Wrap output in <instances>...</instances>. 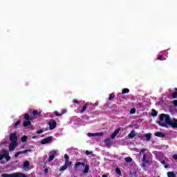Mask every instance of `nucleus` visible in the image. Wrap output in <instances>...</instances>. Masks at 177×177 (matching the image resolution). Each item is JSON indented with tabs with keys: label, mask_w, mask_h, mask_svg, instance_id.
<instances>
[{
	"label": "nucleus",
	"mask_w": 177,
	"mask_h": 177,
	"mask_svg": "<svg viewBox=\"0 0 177 177\" xmlns=\"http://www.w3.org/2000/svg\"><path fill=\"white\" fill-rule=\"evenodd\" d=\"M30 167V162L28 160H26L24 162V168H28Z\"/></svg>",
	"instance_id": "obj_19"
},
{
	"label": "nucleus",
	"mask_w": 177,
	"mask_h": 177,
	"mask_svg": "<svg viewBox=\"0 0 177 177\" xmlns=\"http://www.w3.org/2000/svg\"><path fill=\"white\" fill-rule=\"evenodd\" d=\"M42 133H44V130H42V129H40V130H37V134Z\"/></svg>",
	"instance_id": "obj_39"
},
{
	"label": "nucleus",
	"mask_w": 177,
	"mask_h": 177,
	"mask_svg": "<svg viewBox=\"0 0 177 177\" xmlns=\"http://www.w3.org/2000/svg\"><path fill=\"white\" fill-rule=\"evenodd\" d=\"M174 91H176L177 92V88H174Z\"/></svg>",
	"instance_id": "obj_51"
},
{
	"label": "nucleus",
	"mask_w": 177,
	"mask_h": 177,
	"mask_svg": "<svg viewBox=\"0 0 177 177\" xmlns=\"http://www.w3.org/2000/svg\"><path fill=\"white\" fill-rule=\"evenodd\" d=\"M64 158H65V161H70V156H68V155L65 154Z\"/></svg>",
	"instance_id": "obj_31"
},
{
	"label": "nucleus",
	"mask_w": 177,
	"mask_h": 177,
	"mask_svg": "<svg viewBox=\"0 0 177 177\" xmlns=\"http://www.w3.org/2000/svg\"><path fill=\"white\" fill-rule=\"evenodd\" d=\"M10 142H17V135L15 133H11L10 134Z\"/></svg>",
	"instance_id": "obj_5"
},
{
	"label": "nucleus",
	"mask_w": 177,
	"mask_h": 177,
	"mask_svg": "<svg viewBox=\"0 0 177 177\" xmlns=\"http://www.w3.org/2000/svg\"><path fill=\"white\" fill-rule=\"evenodd\" d=\"M44 136H45L44 135H42V136H41V138H44Z\"/></svg>",
	"instance_id": "obj_53"
},
{
	"label": "nucleus",
	"mask_w": 177,
	"mask_h": 177,
	"mask_svg": "<svg viewBox=\"0 0 177 177\" xmlns=\"http://www.w3.org/2000/svg\"><path fill=\"white\" fill-rule=\"evenodd\" d=\"M126 162H132V158L131 157H127L124 158Z\"/></svg>",
	"instance_id": "obj_26"
},
{
	"label": "nucleus",
	"mask_w": 177,
	"mask_h": 177,
	"mask_svg": "<svg viewBox=\"0 0 177 177\" xmlns=\"http://www.w3.org/2000/svg\"><path fill=\"white\" fill-rule=\"evenodd\" d=\"M86 156H91V154H93V152L89 151L88 150L86 151Z\"/></svg>",
	"instance_id": "obj_35"
},
{
	"label": "nucleus",
	"mask_w": 177,
	"mask_h": 177,
	"mask_svg": "<svg viewBox=\"0 0 177 177\" xmlns=\"http://www.w3.org/2000/svg\"><path fill=\"white\" fill-rule=\"evenodd\" d=\"M2 177H27L26 174L23 173H15L12 174H3L1 175Z\"/></svg>",
	"instance_id": "obj_3"
},
{
	"label": "nucleus",
	"mask_w": 177,
	"mask_h": 177,
	"mask_svg": "<svg viewBox=\"0 0 177 177\" xmlns=\"http://www.w3.org/2000/svg\"><path fill=\"white\" fill-rule=\"evenodd\" d=\"M159 120H160L158 122V124L160 125V127H163V128H168L169 125V127H171V128H177L176 118L171 120V117L168 114H160Z\"/></svg>",
	"instance_id": "obj_1"
},
{
	"label": "nucleus",
	"mask_w": 177,
	"mask_h": 177,
	"mask_svg": "<svg viewBox=\"0 0 177 177\" xmlns=\"http://www.w3.org/2000/svg\"><path fill=\"white\" fill-rule=\"evenodd\" d=\"M161 164H162V165H165V160H162V161H161Z\"/></svg>",
	"instance_id": "obj_47"
},
{
	"label": "nucleus",
	"mask_w": 177,
	"mask_h": 177,
	"mask_svg": "<svg viewBox=\"0 0 177 177\" xmlns=\"http://www.w3.org/2000/svg\"><path fill=\"white\" fill-rule=\"evenodd\" d=\"M142 167L145 168L146 167V163L143 162L142 163Z\"/></svg>",
	"instance_id": "obj_48"
},
{
	"label": "nucleus",
	"mask_w": 177,
	"mask_h": 177,
	"mask_svg": "<svg viewBox=\"0 0 177 177\" xmlns=\"http://www.w3.org/2000/svg\"><path fill=\"white\" fill-rule=\"evenodd\" d=\"M173 104L175 107H177V100H175L174 102H173Z\"/></svg>",
	"instance_id": "obj_38"
},
{
	"label": "nucleus",
	"mask_w": 177,
	"mask_h": 177,
	"mask_svg": "<svg viewBox=\"0 0 177 177\" xmlns=\"http://www.w3.org/2000/svg\"><path fill=\"white\" fill-rule=\"evenodd\" d=\"M135 113H136V109L135 108L131 109L130 111V113L135 114Z\"/></svg>",
	"instance_id": "obj_33"
},
{
	"label": "nucleus",
	"mask_w": 177,
	"mask_h": 177,
	"mask_svg": "<svg viewBox=\"0 0 177 177\" xmlns=\"http://www.w3.org/2000/svg\"><path fill=\"white\" fill-rule=\"evenodd\" d=\"M4 158H6V161H10V156L8 155H6V156H4Z\"/></svg>",
	"instance_id": "obj_32"
},
{
	"label": "nucleus",
	"mask_w": 177,
	"mask_h": 177,
	"mask_svg": "<svg viewBox=\"0 0 177 177\" xmlns=\"http://www.w3.org/2000/svg\"><path fill=\"white\" fill-rule=\"evenodd\" d=\"M21 140L23 143H26V142H27V136H24L23 137H21Z\"/></svg>",
	"instance_id": "obj_23"
},
{
	"label": "nucleus",
	"mask_w": 177,
	"mask_h": 177,
	"mask_svg": "<svg viewBox=\"0 0 177 177\" xmlns=\"http://www.w3.org/2000/svg\"><path fill=\"white\" fill-rule=\"evenodd\" d=\"M24 120H25L26 121H32V120H34V118H31V117L30 116V114H28V113H25V114H24Z\"/></svg>",
	"instance_id": "obj_12"
},
{
	"label": "nucleus",
	"mask_w": 177,
	"mask_h": 177,
	"mask_svg": "<svg viewBox=\"0 0 177 177\" xmlns=\"http://www.w3.org/2000/svg\"><path fill=\"white\" fill-rule=\"evenodd\" d=\"M165 168H168V165H165Z\"/></svg>",
	"instance_id": "obj_50"
},
{
	"label": "nucleus",
	"mask_w": 177,
	"mask_h": 177,
	"mask_svg": "<svg viewBox=\"0 0 177 177\" xmlns=\"http://www.w3.org/2000/svg\"><path fill=\"white\" fill-rule=\"evenodd\" d=\"M17 146V142H12L9 145V151H13Z\"/></svg>",
	"instance_id": "obj_7"
},
{
	"label": "nucleus",
	"mask_w": 177,
	"mask_h": 177,
	"mask_svg": "<svg viewBox=\"0 0 177 177\" xmlns=\"http://www.w3.org/2000/svg\"><path fill=\"white\" fill-rule=\"evenodd\" d=\"M48 125H49V129L52 131L53 129H55L57 126L56 120L52 119L48 122Z\"/></svg>",
	"instance_id": "obj_4"
},
{
	"label": "nucleus",
	"mask_w": 177,
	"mask_h": 177,
	"mask_svg": "<svg viewBox=\"0 0 177 177\" xmlns=\"http://www.w3.org/2000/svg\"><path fill=\"white\" fill-rule=\"evenodd\" d=\"M48 171L49 169H48V168L44 169L45 174H48Z\"/></svg>",
	"instance_id": "obj_46"
},
{
	"label": "nucleus",
	"mask_w": 177,
	"mask_h": 177,
	"mask_svg": "<svg viewBox=\"0 0 177 177\" xmlns=\"http://www.w3.org/2000/svg\"><path fill=\"white\" fill-rule=\"evenodd\" d=\"M173 158H174V160H177V154H174Z\"/></svg>",
	"instance_id": "obj_42"
},
{
	"label": "nucleus",
	"mask_w": 177,
	"mask_h": 177,
	"mask_svg": "<svg viewBox=\"0 0 177 177\" xmlns=\"http://www.w3.org/2000/svg\"><path fill=\"white\" fill-rule=\"evenodd\" d=\"M1 153L3 154L2 156H3L5 157L6 156H8L9 154V152L6 149H3L1 151Z\"/></svg>",
	"instance_id": "obj_18"
},
{
	"label": "nucleus",
	"mask_w": 177,
	"mask_h": 177,
	"mask_svg": "<svg viewBox=\"0 0 177 177\" xmlns=\"http://www.w3.org/2000/svg\"><path fill=\"white\" fill-rule=\"evenodd\" d=\"M82 165L84 167V174H88V172H89V165H85V163L82 162H77L75 164V168H78V167Z\"/></svg>",
	"instance_id": "obj_2"
},
{
	"label": "nucleus",
	"mask_w": 177,
	"mask_h": 177,
	"mask_svg": "<svg viewBox=\"0 0 177 177\" xmlns=\"http://www.w3.org/2000/svg\"><path fill=\"white\" fill-rule=\"evenodd\" d=\"M115 171L116 174H118V175H121V170L119 168H116Z\"/></svg>",
	"instance_id": "obj_36"
},
{
	"label": "nucleus",
	"mask_w": 177,
	"mask_h": 177,
	"mask_svg": "<svg viewBox=\"0 0 177 177\" xmlns=\"http://www.w3.org/2000/svg\"><path fill=\"white\" fill-rule=\"evenodd\" d=\"M122 95H125V93H129V88H124L122 91Z\"/></svg>",
	"instance_id": "obj_25"
},
{
	"label": "nucleus",
	"mask_w": 177,
	"mask_h": 177,
	"mask_svg": "<svg viewBox=\"0 0 177 177\" xmlns=\"http://www.w3.org/2000/svg\"><path fill=\"white\" fill-rule=\"evenodd\" d=\"M158 60H165V59H164L162 55H158Z\"/></svg>",
	"instance_id": "obj_30"
},
{
	"label": "nucleus",
	"mask_w": 177,
	"mask_h": 177,
	"mask_svg": "<svg viewBox=\"0 0 177 177\" xmlns=\"http://www.w3.org/2000/svg\"><path fill=\"white\" fill-rule=\"evenodd\" d=\"M37 138V136H33L32 137V139H36Z\"/></svg>",
	"instance_id": "obj_49"
},
{
	"label": "nucleus",
	"mask_w": 177,
	"mask_h": 177,
	"mask_svg": "<svg viewBox=\"0 0 177 177\" xmlns=\"http://www.w3.org/2000/svg\"><path fill=\"white\" fill-rule=\"evenodd\" d=\"M3 158H4L3 155L0 154V161H1V160H3Z\"/></svg>",
	"instance_id": "obj_45"
},
{
	"label": "nucleus",
	"mask_w": 177,
	"mask_h": 177,
	"mask_svg": "<svg viewBox=\"0 0 177 177\" xmlns=\"http://www.w3.org/2000/svg\"><path fill=\"white\" fill-rule=\"evenodd\" d=\"M145 151H146V149H142L140 150V153H145Z\"/></svg>",
	"instance_id": "obj_44"
},
{
	"label": "nucleus",
	"mask_w": 177,
	"mask_h": 177,
	"mask_svg": "<svg viewBox=\"0 0 177 177\" xmlns=\"http://www.w3.org/2000/svg\"><path fill=\"white\" fill-rule=\"evenodd\" d=\"M67 169V166L65 165L62 166L59 169V172H62L63 171H66Z\"/></svg>",
	"instance_id": "obj_22"
},
{
	"label": "nucleus",
	"mask_w": 177,
	"mask_h": 177,
	"mask_svg": "<svg viewBox=\"0 0 177 177\" xmlns=\"http://www.w3.org/2000/svg\"><path fill=\"white\" fill-rule=\"evenodd\" d=\"M33 116L35 117V115H39V112L37 110H34L32 112Z\"/></svg>",
	"instance_id": "obj_28"
},
{
	"label": "nucleus",
	"mask_w": 177,
	"mask_h": 177,
	"mask_svg": "<svg viewBox=\"0 0 177 177\" xmlns=\"http://www.w3.org/2000/svg\"><path fill=\"white\" fill-rule=\"evenodd\" d=\"M95 136H103V132L95 133Z\"/></svg>",
	"instance_id": "obj_37"
},
{
	"label": "nucleus",
	"mask_w": 177,
	"mask_h": 177,
	"mask_svg": "<svg viewBox=\"0 0 177 177\" xmlns=\"http://www.w3.org/2000/svg\"><path fill=\"white\" fill-rule=\"evenodd\" d=\"M54 159H55V155L54 154L50 155L48 158V162H50V161H53Z\"/></svg>",
	"instance_id": "obj_24"
},
{
	"label": "nucleus",
	"mask_w": 177,
	"mask_h": 177,
	"mask_svg": "<svg viewBox=\"0 0 177 177\" xmlns=\"http://www.w3.org/2000/svg\"><path fill=\"white\" fill-rule=\"evenodd\" d=\"M73 103L74 104H78L79 102H78V100H73Z\"/></svg>",
	"instance_id": "obj_41"
},
{
	"label": "nucleus",
	"mask_w": 177,
	"mask_h": 177,
	"mask_svg": "<svg viewBox=\"0 0 177 177\" xmlns=\"http://www.w3.org/2000/svg\"><path fill=\"white\" fill-rule=\"evenodd\" d=\"M102 177H107L106 175H102Z\"/></svg>",
	"instance_id": "obj_52"
},
{
	"label": "nucleus",
	"mask_w": 177,
	"mask_h": 177,
	"mask_svg": "<svg viewBox=\"0 0 177 177\" xmlns=\"http://www.w3.org/2000/svg\"><path fill=\"white\" fill-rule=\"evenodd\" d=\"M66 113H67V109H63L62 111V113H59V112H57V111H55V115L57 117H62V114H66Z\"/></svg>",
	"instance_id": "obj_10"
},
{
	"label": "nucleus",
	"mask_w": 177,
	"mask_h": 177,
	"mask_svg": "<svg viewBox=\"0 0 177 177\" xmlns=\"http://www.w3.org/2000/svg\"><path fill=\"white\" fill-rule=\"evenodd\" d=\"M31 125V121L30 120H25L24 121L23 126L24 128H27V127H30Z\"/></svg>",
	"instance_id": "obj_13"
},
{
	"label": "nucleus",
	"mask_w": 177,
	"mask_h": 177,
	"mask_svg": "<svg viewBox=\"0 0 177 177\" xmlns=\"http://www.w3.org/2000/svg\"><path fill=\"white\" fill-rule=\"evenodd\" d=\"M157 114H158L157 111H156L155 109H153L151 112L152 117H156Z\"/></svg>",
	"instance_id": "obj_27"
},
{
	"label": "nucleus",
	"mask_w": 177,
	"mask_h": 177,
	"mask_svg": "<svg viewBox=\"0 0 177 177\" xmlns=\"http://www.w3.org/2000/svg\"><path fill=\"white\" fill-rule=\"evenodd\" d=\"M168 177H176V174L174 171H168L167 172Z\"/></svg>",
	"instance_id": "obj_17"
},
{
	"label": "nucleus",
	"mask_w": 177,
	"mask_h": 177,
	"mask_svg": "<svg viewBox=\"0 0 177 177\" xmlns=\"http://www.w3.org/2000/svg\"><path fill=\"white\" fill-rule=\"evenodd\" d=\"M18 125H20V121H17V122L15 123V127H17Z\"/></svg>",
	"instance_id": "obj_43"
},
{
	"label": "nucleus",
	"mask_w": 177,
	"mask_h": 177,
	"mask_svg": "<svg viewBox=\"0 0 177 177\" xmlns=\"http://www.w3.org/2000/svg\"><path fill=\"white\" fill-rule=\"evenodd\" d=\"M88 136H96V133H88Z\"/></svg>",
	"instance_id": "obj_40"
},
{
	"label": "nucleus",
	"mask_w": 177,
	"mask_h": 177,
	"mask_svg": "<svg viewBox=\"0 0 177 177\" xmlns=\"http://www.w3.org/2000/svg\"><path fill=\"white\" fill-rule=\"evenodd\" d=\"M142 162L147 164L149 160L146 159V153H143Z\"/></svg>",
	"instance_id": "obj_21"
},
{
	"label": "nucleus",
	"mask_w": 177,
	"mask_h": 177,
	"mask_svg": "<svg viewBox=\"0 0 177 177\" xmlns=\"http://www.w3.org/2000/svg\"><path fill=\"white\" fill-rule=\"evenodd\" d=\"M171 96H172L173 99H176L177 98V91L171 94Z\"/></svg>",
	"instance_id": "obj_29"
},
{
	"label": "nucleus",
	"mask_w": 177,
	"mask_h": 177,
	"mask_svg": "<svg viewBox=\"0 0 177 177\" xmlns=\"http://www.w3.org/2000/svg\"><path fill=\"white\" fill-rule=\"evenodd\" d=\"M28 151L30 153L31 149H26V150H24V151H19L17 152V153L15 154V158H17V157H19V154H26V153H28Z\"/></svg>",
	"instance_id": "obj_8"
},
{
	"label": "nucleus",
	"mask_w": 177,
	"mask_h": 177,
	"mask_svg": "<svg viewBox=\"0 0 177 177\" xmlns=\"http://www.w3.org/2000/svg\"><path fill=\"white\" fill-rule=\"evenodd\" d=\"M73 164V162H70V160H65V165L66 166V167H71Z\"/></svg>",
	"instance_id": "obj_20"
},
{
	"label": "nucleus",
	"mask_w": 177,
	"mask_h": 177,
	"mask_svg": "<svg viewBox=\"0 0 177 177\" xmlns=\"http://www.w3.org/2000/svg\"><path fill=\"white\" fill-rule=\"evenodd\" d=\"M155 136H157L158 138H165V134L161 131H158L154 133Z\"/></svg>",
	"instance_id": "obj_11"
},
{
	"label": "nucleus",
	"mask_w": 177,
	"mask_h": 177,
	"mask_svg": "<svg viewBox=\"0 0 177 177\" xmlns=\"http://www.w3.org/2000/svg\"><path fill=\"white\" fill-rule=\"evenodd\" d=\"M53 138L52 136L47 137L46 138L43 139L41 141V145H46L48 143H50V142L52 140Z\"/></svg>",
	"instance_id": "obj_6"
},
{
	"label": "nucleus",
	"mask_w": 177,
	"mask_h": 177,
	"mask_svg": "<svg viewBox=\"0 0 177 177\" xmlns=\"http://www.w3.org/2000/svg\"><path fill=\"white\" fill-rule=\"evenodd\" d=\"M136 136V134L135 133V131H132L129 135L128 137L129 139H133Z\"/></svg>",
	"instance_id": "obj_16"
},
{
	"label": "nucleus",
	"mask_w": 177,
	"mask_h": 177,
	"mask_svg": "<svg viewBox=\"0 0 177 177\" xmlns=\"http://www.w3.org/2000/svg\"><path fill=\"white\" fill-rule=\"evenodd\" d=\"M145 138H146L147 142H149L151 139V133H148L145 134Z\"/></svg>",
	"instance_id": "obj_14"
},
{
	"label": "nucleus",
	"mask_w": 177,
	"mask_h": 177,
	"mask_svg": "<svg viewBox=\"0 0 177 177\" xmlns=\"http://www.w3.org/2000/svg\"><path fill=\"white\" fill-rule=\"evenodd\" d=\"M114 97H115V95H114V93H111L109 95V100H111V99H114Z\"/></svg>",
	"instance_id": "obj_34"
},
{
	"label": "nucleus",
	"mask_w": 177,
	"mask_h": 177,
	"mask_svg": "<svg viewBox=\"0 0 177 177\" xmlns=\"http://www.w3.org/2000/svg\"><path fill=\"white\" fill-rule=\"evenodd\" d=\"M120 128H118L114 131V132L111 136V139H114V138H115V136L118 135V133L120 132Z\"/></svg>",
	"instance_id": "obj_9"
},
{
	"label": "nucleus",
	"mask_w": 177,
	"mask_h": 177,
	"mask_svg": "<svg viewBox=\"0 0 177 177\" xmlns=\"http://www.w3.org/2000/svg\"><path fill=\"white\" fill-rule=\"evenodd\" d=\"M88 108V102H86V104H84L83 105L82 109L80 111V113H84V111H85V110H86V109Z\"/></svg>",
	"instance_id": "obj_15"
}]
</instances>
